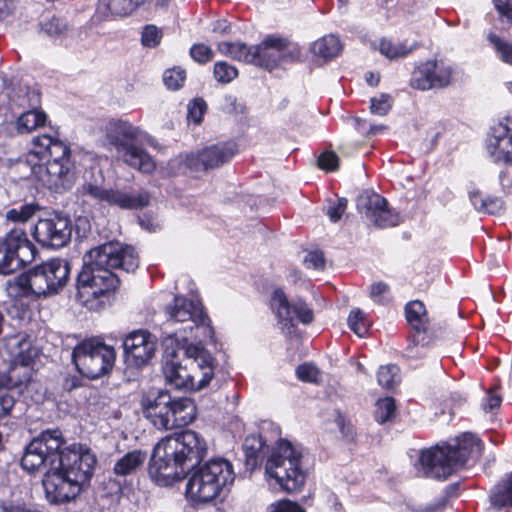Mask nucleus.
I'll return each instance as SVG.
<instances>
[{"label":"nucleus","instance_id":"nucleus-36","mask_svg":"<svg viewBox=\"0 0 512 512\" xmlns=\"http://www.w3.org/2000/svg\"><path fill=\"white\" fill-rule=\"evenodd\" d=\"M415 45H408L406 42H393L388 39H382L379 43V51L389 59L405 57L410 54Z\"/></svg>","mask_w":512,"mask_h":512},{"label":"nucleus","instance_id":"nucleus-7","mask_svg":"<svg viewBox=\"0 0 512 512\" xmlns=\"http://www.w3.org/2000/svg\"><path fill=\"white\" fill-rule=\"evenodd\" d=\"M70 271L67 260L50 259L34 267L27 274L16 277L9 283V291L16 297L55 294L66 286Z\"/></svg>","mask_w":512,"mask_h":512},{"label":"nucleus","instance_id":"nucleus-45","mask_svg":"<svg viewBox=\"0 0 512 512\" xmlns=\"http://www.w3.org/2000/svg\"><path fill=\"white\" fill-rule=\"evenodd\" d=\"M298 379L305 382L317 383L321 376L320 370L312 363H304L296 369Z\"/></svg>","mask_w":512,"mask_h":512},{"label":"nucleus","instance_id":"nucleus-49","mask_svg":"<svg viewBox=\"0 0 512 512\" xmlns=\"http://www.w3.org/2000/svg\"><path fill=\"white\" fill-rule=\"evenodd\" d=\"M280 50L282 52L281 64L298 60L301 55L300 48L296 44L290 43L283 38Z\"/></svg>","mask_w":512,"mask_h":512},{"label":"nucleus","instance_id":"nucleus-48","mask_svg":"<svg viewBox=\"0 0 512 512\" xmlns=\"http://www.w3.org/2000/svg\"><path fill=\"white\" fill-rule=\"evenodd\" d=\"M392 107L391 97L387 94H382L378 98L371 99L370 109L373 114L386 115Z\"/></svg>","mask_w":512,"mask_h":512},{"label":"nucleus","instance_id":"nucleus-2","mask_svg":"<svg viewBox=\"0 0 512 512\" xmlns=\"http://www.w3.org/2000/svg\"><path fill=\"white\" fill-rule=\"evenodd\" d=\"M206 440L193 430L161 439L154 447L149 476L159 486L182 480L207 455Z\"/></svg>","mask_w":512,"mask_h":512},{"label":"nucleus","instance_id":"nucleus-62","mask_svg":"<svg viewBox=\"0 0 512 512\" xmlns=\"http://www.w3.org/2000/svg\"><path fill=\"white\" fill-rule=\"evenodd\" d=\"M329 501L332 503L331 507L334 512H344L343 505L335 494H331L329 496Z\"/></svg>","mask_w":512,"mask_h":512},{"label":"nucleus","instance_id":"nucleus-25","mask_svg":"<svg viewBox=\"0 0 512 512\" xmlns=\"http://www.w3.org/2000/svg\"><path fill=\"white\" fill-rule=\"evenodd\" d=\"M2 239L23 267L35 260L38 251L22 228L11 229Z\"/></svg>","mask_w":512,"mask_h":512},{"label":"nucleus","instance_id":"nucleus-29","mask_svg":"<svg viewBox=\"0 0 512 512\" xmlns=\"http://www.w3.org/2000/svg\"><path fill=\"white\" fill-rule=\"evenodd\" d=\"M405 313L408 323L417 331L414 342L418 344L424 340L421 332L426 330L428 323L425 306L421 301H411L406 305Z\"/></svg>","mask_w":512,"mask_h":512},{"label":"nucleus","instance_id":"nucleus-5","mask_svg":"<svg viewBox=\"0 0 512 512\" xmlns=\"http://www.w3.org/2000/svg\"><path fill=\"white\" fill-rule=\"evenodd\" d=\"M141 407L144 416L158 429L183 427L196 417V406L192 399L173 398L161 389L153 388L143 393Z\"/></svg>","mask_w":512,"mask_h":512},{"label":"nucleus","instance_id":"nucleus-50","mask_svg":"<svg viewBox=\"0 0 512 512\" xmlns=\"http://www.w3.org/2000/svg\"><path fill=\"white\" fill-rule=\"evenodd\" d=\"M190 55L195 61L206 63L213 58V51L204 44H195L190 49Z\"/></svg>","mask_w":512,"mask_h":512},{"label":"nucleus","instance_id":"nucleus-32","mask_svg":"<svg viewBox=\"0 0 512 512\" xmlns=\"http://www.w3.org/2000/svg\"><path fill=\"white\" fill-rule=\"evenodd\" d=\"M491 504L497 508H512V474L499 482L491 492Z\"/></svg>","mask_w":512,"mask_h":512},{"label":"nucleus","instance_id":"nucleus-9","mask_svg":"<svg viewBox=\"0 0 512 512\" xmlns=\"http://www.w3.org/2000/svg\"><path fill=\"white\" fill-rule=\"evenodd\" d=\"M104 129L108 142L114 146L123 162L143 173L154 171V160L137 145L142 144L144 138L150 143V139L139 127L122 120H110Z\"/></svg>","mask_w":512,"mask_h":512},{"label":"nucleus","instance_id":"nucleus-1","mask_svg":"<svg viewBox=\"0 0 512 512\" xmlns=\"http://www.w3.org/2000/svg\"><path fill=\"white\" fill-rule=\"evenodd\" d=\"M138 266V255L131 246L109 242L92 248L77 278L78 302L89 310H100L119 284L112 269L134 272Z\"/></svg>","mask_w":512,"mask_h":512},{"label":"nucleus","instance_id":"nucleus-54","mask_svg":"<svg viewBox=\"0 0 512 512\" xmlns=\"http://www.w3.org/2000/svg\"><path fill=\"white\" fill-rule=\"evenodd\" d=\"M269 512H305V510L295 502L282 500L271 505Z\"/></svg>","mask_w":512,"mask_h":512},{"label":"nucleus","instance_id":"nucleus-56","mask_svg":"<svg viewBox=\"0 0 512 512\" xmlns=\"http://www.w3.org/2000/svg\"><path fill=\"white\" fill-rule=\"evenodd\" d=\"M308 268L321 269L325 265L324 255L321 251H313L306 255L304 260Z\"/></svg>","mask_w":512,"mask_h":512},{"label":"nucleus","instance_id":"nucleus-35","mask_svg":"<svg viewBox=\"0 0 512 512\" xmlns=\"http://www.w3.org/2000/svg\"><path fill=\"white\" fill-rule=\"evenodd\" d=\"M46 115L40 110H29L22 113L17 119V130L20 133H30L33 130L44 126Z\"/></svg>","mask_w":512,"mask_h":512},{"label":"nucleus","instance_id":"nucleus-61","mask_svg":"<svg viewBox=\"0 0 512 512\" xmlns=\"http://www.w3.org/2000/svg\"><path fill=\"white\" fill-rule=\"evenodd\" d=\"M447 499L442 497L435 504L430 505L426 508V512H438L442 511V509L446 506Z\"/></svg>","mask_w":512,"mask_h":512},{"label":"nucleus","instance_id":"nucleus-30","mask_svg":"<svg viewBox=\"0 0 512 512\" xmlns=\"http://www.w3.org/2000/svg\"><path fill=\"white\" fill-rule=\"evenodd\" d=\"M147 460V453L141 450H133L119 458L113 468L118 476H127L139 470Z\"/></svg>","mask_w":512,"mask_h":512},{"label":"nucleus","instance_id":"nucleus-63","mask_svg":"<svg viewBox=\"0 0 512 512\" xmlns=\"http://www.w3.org/2000/svg\"><path fill=\"white\" fill-rule=\"evenodd\" d=\"M10 4L8 0H0V19L9 14Z\"/></svg>","mask_w":512,"mask_h":512},{"label":"nucleus","instance_id":"nucleus-16","mask_svg":"<svg viewBox=\"0 0 512 512\" xmlns=\"http://www.w3.org/2000/svg\"><path fill=\"white\" fill-rule=\"evenodd\" d=\"M96 456L91 449L82 444L73 443L57 452L55 468L76 479L80 473L84 474V484L88 485L96 465Z\"/></svg>","mask_w":512,"mask_h":512},{"label":"nucleus","instance_id":"nucleus-20","mask_svg":"<svg viewBox=\"0 0 512 512\" xmlns=\"http://www.w3.org/2000/svg\"><path fill=\"white\" fill-rule=\"evenodd\" d=\"M5 348L14 361V367L10 371V380L15 386L25 384L30 379L28 365L36 356V350L32 347L29 337L24 333H18L6 339Z\"/></svg>","mask_w":512,"mask_h":512},{"label":"nucleus","instance_id":"nucleus-18","mask_svg":"<svg viewBox=\"0 0 512 512\" xmlns=\"http://www.w3.org/2000/svg\"><path fill=\"white\" fill-rule=\"evenodd\" d=\"M458 76L459 72L451 65L443 61L430 60L414 70L410 84L422 91L445 88L454 83Z\"/></svg>","mask_w":512,"mask_h":512},{"label":"nucleus","instance_id":"nucleus-42","mask_svg":"<svg viewBox=\"0 0 512 512\" xmlns=\"http://www.w3.org/2000/svg\"><path fill=\"white\" fill-rule=\"evenodd\" d=\"M348 325L359 337H364L369 329V322L365 319L364 314L360 309H354L350 312Z\"/></svg>","mask_w":512,"mask_h":512},{"label":"nucleus","instance_id":"nucleus-23","mask_svg":"<svg viewBox=\"0 0 512 512\" xmlns=\"http://www.w3.org/2000/svg\"><path fill=\"white\" fill-rule=\"evenodd\" d=\"M487 151L495 163L512 164V117L492 127Z\"/></svg>","mask_w":512,"mask_h":512},{"label":"nucleus","instance_id":"nucleus-8","mask_svg":"<svg viewBox=\"0 0 512 512\" xmlns=\"http://www.w3.org/2000/svg\"><path fill=\"white\" fill-rule=\"evenodd\" d=\"M234 480L232 463L222 457L212 458L192 474L186 493L195 502L207 503L228 492Z\"/></svg>","mask_w":512,"mask_h":512},{"label":"nucleus","instance_id":"nucleus-13","mask_svg":"<svg viewBox=\"0 0 512 512\" xmlns=\"http://www.w3.org/2000/svg\"><path fill=\"white\" fill-rule=\"evenodd\" d=\"M63 444L64 439L60 430L42 432L27 445L21 466L30 472L52 470L57 462V452Z\"/></svg>","mask_w":512,"mask_h":512},{"label":"nucleus","instance_id":"nucleus-17","mask_svg":"<svg viewBox=\"0 0 512 512\" xmlns=\"http://www.w3.org/2000/svg\"><path fill=\"white\" fill-rule=\"evenodd\" d=\"M270 306L281 328L283 330L286 328L289 334L292 333L294 328V319L305 325L310 324L314 319L313 310L307 303L301 299L290 303L282 289L273 291Z\"/></svg>","mask_w":512,"mask_h":512},{"label":"nucleus","instance_id":"nucleus-19","mask_svg":"<svg viewBox=\"0 0 512 512\" xmlns=\"http://www.w3.org/2000/svg\"><path fill=\"white\" fill-rule=\"evenodd\" d=\"M72 225L69 217L60 213H52L37 221L33 237L42 246L61 248L71 239Z\"/></svg>","mask_w":512,"mask_h":512},{"label":"nucleus","instance_id":"nucleus-4","mask_svg":"<svg viewBox=\"0 0 512 512\" xmlns=\"http://www.w3.org/2000/svg\"><path fill=\"white\" fill-rule=\"evenodd\" d=\"M455 442L454 446H436L422 451L419 458V475L446 479L464 467L470 458L481 454L482 443L472 433H463Z\"/></svg>","mask_w":512,"mask_h":512},{"label":"nucleus","instance_id":"nucleus-52","mask_svg":"<svg viewBox=\"0 0 512 512\" xmlns=\"http://www.w3.org/2000/svg\"><path fill=\"white\" fill-rule=\"evenodd\" d=\"M388 292L389 286L384 282H376L370 287V297L379 304H385L388 302Z\"/></svg>","mask_w":512,"mask_h":512},{"label":"nucleus","instance_id":"nucleus-27","mask_svg":"<svg viewBox=\"0 0 512 512\" xmlns=\"http://www.w3.org/2000/svg\"><path fill=\"white\" fill-rule=\"evenodd\" d=\"M244 452L246 469L252 472L268 458L270 449L261 435H250L245 439Z\"/></svg>","mask_w":512,"mask_h":512},{"label":"nucleus","instance_id":"nucleus-15","mask_svg":"<svg viewBox=\"0 0 512 512\" xmlns=\"http://www.w3.org/2000/svg\"><path fill=\"white\" fill-rule=\"evenodd\" d=\"M83 475L80 473L74 479L55 467L52 470H47L42 484L48 502L64 504L75 500L87 486L84 484L85 477Z\"/></svg>","mask_w":512,"mask_h":512},{"label":"nucleus","instance_id":"nucleus-37","mask_svg":"<svg viewBox=\"0 0 512 512\" xmlns=\"http://www.w3.org/2000/svg\"><path fill=\"white\" fill-rule=\"evenodd\" d=\"M40 209L37 203H25L19 207L9 209L5 217L8 221L15 223H25L29 221Z\"/></svg>","mask_w":512,"mask_h":512},{"label":"nucleus","instance_id":"nucleus-11","mask_svg":"<svg viewBox=\"0 0 512 512\" xmlns=\"http://www.w3.org/2000/svg\"><path fill=\"white\" fill-rule=\"evenodd\" d=\"M166 313L168 314L167 326H172L175 323H188L182 329L171 333L176 341L186 340L189 337L204 340L213 339L214 331L211 321L205 314L201 303L176 296L173 304L166 307Z\"/></svg>","mask_w":512,"mask_h":512},{"label":"nucleus","instance_id":"nucleus-40","mask_svg":"<svg viewBox=\"0 0 512 512\" xmlns=\"http://www.w3.org/2000/svg\"><path fill=\"white\" fill-rule=\"evenodd\" d=\"M399 368L396 365L381 366L377 373V380L380 386L386 389L393 388L399 381Z\"/></svg>","mask_w":512,"mask_h":512},{"label":"nucleus","instance_id":"nucleus-64","mask_svg":"<svg viewBox=\"0 0 512 512\" xmlns=\"http://www.w3.org/2000/svg\"><path fill=\"white\" fill-rule=\"evenodd\" d=\"M366 80L367 82L371 85V86H376L379 82V77L378 76H375L373 73H370L367 77H366Z\"/></svg>","mask_w":512,"mask_h":512},{"label":"nucleus","instance_id":"nucleus-14","mask_svg":"<svg viewBox=\"0 0 512 512\" xmlns=\"http://www.w3.org/2000/svg\"><path fill=\"white\" fill-rule=\"evenodd\" d=\"M78 198L105 202L121 209H142L148 206L150 196L146 192L130 193L118 189H105L101 185L85 182L77 188Z\"/></svg>","mask_w":512,"mask_h":512},{"label":"nucleus","instance_id":"nucleus-28","mask_svg":"<svg viewBox=\"0 0 512 512\" xmlns=\"http://www.w3.org/2000/svg\"><path fill=\"white\" fill-rule=\"evenodd\" d=\"M150 0H100L99 12L114 17H125Z\"/></svg>","mask_w":512,"mask_h":512},{"label":"nucleus","instance_id":"nucleus-26","mask_svg":"<svg viewBox=\"0 0 512 512\" xmlns=\"http://www.w3.org/2000/svg\"><path fill=\"white\" fill-rule=\"evenodd\" d=\"M282 38L268 36L259 45L254 46V64L266 69L281 65Z\"/></svg>","mask_w":512,"mask_h":512},{"label":"nucleus","instance_id":"nucleus-43","mask_svg":"<svg viewBox=\"0 0 512 512\" xmlns=\"http://www.w3.org/2000/svg\"><path fill=\"white\" fill-rule=\"evenodd\" d=\"M186 78L185 70L180 67L168 69L164 72L163 81L168 89L177 90L179 89Z\"/></svg>","mask_w":512,"mask_h":512},{"label":"nucleus","instance_id":"nucleus-59","mask_svg":"<svg viewBox=\"0 0 512 512\" xmlns=\"http://www.w3.org/2000/svg\"><path fill=\"white\" fill-rule=\"evenodd\" d=\"M494 3L500 14L512 17V0H494Z\"/></svg>","mask_w":512,"mask_h":512},{"label":"nucleus","instance_id":"nucleus-55","mask_svg":"<svg viewBox=\"0 0 512 512\" xmlns=\"http://www.w3.org/2000/svg\"><path fill=\"white\" fill-rule=\"evenodd\" d=\"M64 25L59 18H52L42 24V30L49 36H57L62 33Z\"/></svg>","mask_w":512,"mask_h":512},{"label":"nucleus","instance_id":"nucleus-34","mask_svg":"<svg viewBox=\"0 0 512 512\" xmlns=\"http://www.w3.org/2000/svg\"><path fill=\"white\" fill-rule=\"evenodd\" d=\"M469 198L474 208L482 213L496 214L503 209V201L498 197H483L480 191L473 190Z\"/></svg>","mask_w":512,"mask_h":512},{"label":"nucleus","instance_id":"nucleus-22","mask_svg":"<svg viewBox=\"0 0 512 512\" xmlns=\"http://www.w3.org/2000/svg\"><path fill=\"white\" fill-rule=\"evenodd\" d=\"M236 151V145L233 143L214 145L201 151L187 154L184 163L191 171H205L228 162L236 154Z\"/></svg>","mask_w":512,"mask_h":512},{"label":"nucleus","instance_id":"nucleus-10","mask_svg":"<svg viewBox=\"0 0 512 512\" xmlns=\"http://www.w3.org/2000/svg\"><path fill=\"white\" fill-rule=\"evenodd\" d=\"M302 454L289 441L280 440L265 462V473L286 492L300 491L305 483L301 466Z\"/></svg>","mask_w":512,"mask_h":512},{"label":"nucleus","instance_id":"nucleus-39","mask_svg":"<svg viewBox=\"0 0 512 512\" xmlns=\"http://www.w3.org/2000/svg\"><path fill=\"white\" fill-rule=\"evenodd\" d=\"M396 405L391 397L379 399L376 403L375 419L378 423L383 424L390 421L395 416Z\"/></svg>","mask_w":512,"mask_h":512},{"label":"nucleus","instance_id":"nucleus-44","mask_svg":"<svg viewBox=\"0 0 512 512\" xmlns=\"http://www.w3.org/2000/svg\"><path fill=\"white\" fill-rule=\"evenodd\" d=\"M162 38V31L155 25H146L141 33V42L145 47H156Z\"/></svg>","mask_w":512,"mask_h":512},{"label":"nucleus","instance_id":"nucleus-33","mask_svg":"<svg viewBox=\"0 0 512 512\" xmlns=\"http://www.w3.org/2000/svg\"><path fill=\"white\" fill-rule=\"evenodd\" d=\"M311 49L315 55L330 59L339 55L342 50V45L338 37L328 35L315 41Z\"/></svg>","mask_w":512,"mask_h":512},{"label":"nucleus","instance_id":"nucleus-38","mask_svg":"<svg viewBox=\"0 0 512 512\" xmlns=\"http://www.w3.org/2000/svg\"><path fill=\"white\" fill-rule=\"evenodd\" d=\"M23 268L16 256L11 253V250L5 245V242L0 238V273L11 274Z\"/></svg>","mask_w":512,"mask_h":512},{"label":"nucleus","instance_id":"nucleus-46","mask_svg":"<svg viewBox=\"0 0 512 512\" xmlns=\"http://www.w3.org/2000/svg\"><path fill=\"white\" fill-rule=\"evenodd\" d=\"M488 39L498 52L500 58L504 62L512 64V44L500 39L498 36L493 34H490Z\"/></svg>","mask_w":512,"mask_h":512},{"label":"nucleus","instance_id":"nucleus-31","mask_svg":"<svg viewBox=\"0 0 512 512\" xmlns=\"http://www.w3.org/2000/svg\"><path fill=\"white\" fill-rule=\"evenodd\" d=\"M218 50L221 54L234 60L254 64V46L249 47L242 42H221L218 44Z\"/></svg>","mask_w":512,"mask_h":512},{"label":"nucleus","instance_id":"nucleus-47","mask_svg":"<svg viewBox=\"0 0 512 512\" xmlns=\"http://www.w3.org/2000/svg\"><path fill=\"white\" fill-rule=\"evenodd\" d=\"M207 109V104L203 99L196 98L188 104V120L195 124H200L203 114Z\"/></svg>","mask_w":512,"mask_h":512},{"label":"nucleus","instance_id":"nucleus-24","mask_svg":"<svg viewBox=\"0 0 512 512\" xmlns=\"http://www.w3.org/2000/svg\"><path fill=\"white\" fill-rule=\"evenodd\" d=\"M357 208L378 227L395 226L398 217L387 208V201L381 195L365 191L357 199Z\"/></svg>","mask_w":512,"mask_h":512},{"label":"nucleus","instance_id":"nucleus-51","mask_svg":"<svg viewBox=\"0 0 512 512\" xmlns=\"http://www.w3.org/2000/svg\"><path fill=\"white\" fill-rule=\"evenodd\" d=\"M339 158L332 152L327 151L322 153L318 158V166L327 172L334 171L338 168Z\"/></svg>","mask_w":512,"mask_h":512},{"label":"nucleus","instance_id":"nucleus-53","mask_svg":"<svg viewBox=\"0 0 512 512\" xmlns=\"http://www.w3.org/2000/svg\"><path fill=\"white\" fill-rule=\"evenodd\" d=\"M347 208V199L340 198L333 205H330L327 209V215L332 222H337L341 219Z\"/></svg>","mask_w":512,"mask_h":512},{"label":"nucleus","instance_id":"nucleus-58","mask_svg":"<svg viewBox=\"0 0 512 512\" xmlns=\"http://www.w3.org/2000/svg\"><path fill=\"white\" fill-rule=\"evenodd\" d=\"M501 402H502L501 396L490 391L485 399V402L483 403V408L485 411H491V410L499 407Z\"/></svg>","mask_w":512,"mask_h":512},{"label":"nucleus","instance_id":"nucleus-21","mask_svg":"<svg viewBox=\"0 0 512 512\" xmlns=\"http://www.w3.org/2000/svg\"><path fill=\"white\" fill-rule=\"evenodd\" d=\"M122 345L126 364L141 367L155 355L157 339L149 331L139 329L126 335Z\"/></svg>","mask_w":512,"mask_h":512},{"label":"nucleus","instance_id":"nucleus-57","mask_svg":"<svg viewBox=\"0 0 512 512\" xmlns=\"http://www.w3.org/2000/svg\"><path fill=\"white\" fill-rule=\"evenodd\" d=\"M15 405L14 398L6 392H0V419L8 416Z\"/></svg>","mask_w":512,"mask_h":512},{"label":"nucleus","instance_id":"nucleus-12","mask_svg":"<svg viewBox=\"0 0 512 512\" xmlns=\"http://www.w3.org/2000/svg\"><path fill=\"white\" fill-rule=\"evenodd\" d=\"M113 347L95 339L79 343L72 352V361L82 375L96 379L108 373L115 362Z\"/></svg>","mask_w":512,"mask_h":512},{"label":"nucleus","instance_id":"nucleus-60","mask_svg":"<svg viewBox=\"0 0 512 512\" xmlns=\"http://www.w3.org/2000/svg\"><path fill=\"white\" fill-rule=\"evenodd\" d=\"M231 31V26L227 20H218L213 25V32L224 35Z\"/></svg>","mask_w":512,"mask_h":512},{"label":"nucleus","instance_id":"nucleus-6","mask_svg":"<svg viewBox=\"0 0 512 512\" xmlns=\"http://www.w3.org/2000/svg\"><path fill=\"white\" fill-rule=\"evenodd\" d=\"M185 356L187 358L185 366L174 360L165 362L163 374L166 382L177 389L206 388L214 377L215 359L206 349L194 344L185 347Z\"/></svg>","mask_w":512,"mask_h":512},{"label":"nucleus","instance_id":"nucleus-3","mask_svg":"<svg viewBox=\"0 0 512 512\" xmlns=\"http://www.w3.org/2000/svg\"><path fill=\"white\" fill-rule=\"evenodd\" d=\"M26 161L36 180L51 191H68L76 182L71 149L56 136L43 134L34 137Z\"/></svg>","mask_w":512,"mask_h":512},{"label":"nucleus","instance_id":"nucleus-41","mask_svg":"<svg viewBox=\"0 0 512 512\" xmlns=\"http://www.w3.org/2000/svg\"><path fill=\"white\" fill-rule=\"evenodd\" d=\"M213 74L217 82L227 84L238 76V70L235 66L225 61H219L214 65Z\"/></svg>","mask_w":512,"mask_h":512}]
</instances>
